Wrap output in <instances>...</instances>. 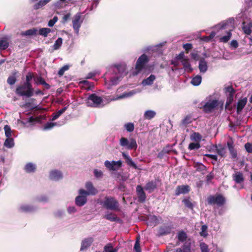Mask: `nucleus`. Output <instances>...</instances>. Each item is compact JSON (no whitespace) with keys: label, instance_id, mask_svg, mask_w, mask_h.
Masks as SVG:
<instances>
[{"label":"nucleus","instance_id":"4468645a","mask_svg":"<svg viewBox=\"0 0 252 252\" xmlns=\"http://www.w3.org/2000/svg\"><path fill=\"white\" fill-rule=\"evenodd\" d=\"M227 145L231 158H236L237 157V152L234 148L233 142L232 140L227 141Z\"/></svg>","mask_w":252,"mask_h":252},{"label":"nucleus","instance_id":"7c9ffc66","mask_svg":"<svg viewBox=\"0 0 252 252\" xmlns=\"http://www.w3.org/2000/svg\"><path fill=\"white\" fill-rule=\"evenodd\" d=\"M37 31H38L36 28H33L32 29L26 31L25 32H22V35L24 36L35 35L37 33Z\"/></svg>","mask_w":252,"mask_h":252},{"label":"nucleus","instance_id":"9d476101","mask_svg":"<svg viewBox=\"0 0 252 252\" xmlns=\"http://www.w3.org/2000/svg\"><path fill=\"white\" fill-rule=\"evenodd\" d=\"M81 13L78 12L74 16L72 21L73 28L76 33H78L79 29L83 22V20L81 19Z\"/></svg>","mask_w":252,"mask_h":252},{"label":"nucleus","instance_id":"338daca9","mask_svg":"<svg viewBox=\"0 0 252 252\" xmlns=\"http://www.w3.org/2000/svg\"><path fill=\"white\" fill-rule=\"evenodd\" d=\"M239 46L238 43L236 40H233L230 42V46L231 47L233 48L234 49L237 48Z\"/></svg>","mask_w":252,"mask_h":252},{"label":"nucleus","instance_id":"cd10ccee","mask_svg":"<svg viewBox=\"0 0 252 252\" xmlns=\"http://www.w3.org/2000/svg\"><path fill=\"white\" fill-rule=\"evenodd\" d=\"M155 79V76L153 74H151L149 77L143 80L142 81V84L144 85H152Z\"/></svg>","mask_w":252,"mask_h":252},{"label":"nucleus","instance_id":"4c0bfd02","mask_svg":"<svg viewBox=\"0 0 252 252\" xmlns=\"http://www.w3.org/2000/svg\"><path fill=\"white\" fill-rule=\"evenodd\" d=\"M231 35V31H229L227 32L226 35L223 36L220 38L219 41L220 42L226 43L230 39Z\"/></svg>","mask_w":252,"mask_h":252},{"label":"nucleus","instance_id":"6e6d98bb","mask_svg":"<svg viewBox=\"0 0 252 252\" xmlns=\"http://www.w3.org/2000/svg\"><path fill=\"white\" fill-rule=\"evenodd\" d=\"M192 121L191 120V116L188 115L182 120V123L184 125H187L191 123Z\"/></svg>","mask_w":252,"mask_h":252},{"label":"nucleus","instance_id":"e2e57ef3","mask_svg":"<svg viewBox=\"0 0 252 252\" xmlns=\"http://www.w3.org/2000/svg\"><path fill=\"white\" fill-rule=\"evenodd\" d=\"M94 176L96 178H101L103 176V173L100 170H98L97 169H95L94 171Z\"/></svg>","mask_w":252,"mask_h":252},{"label":"nucleus","instance_id":"8fccbe9b","mask_svg":"<svg viewBox=\"0 0 252 252\" xmlns=\"http://www.w3.org/2000/svg\"><path fill=\"white\" fill-rule=\"evenodd\" d=\"M125 128L128 132H132L134 129V125L132 123H128L124 125Z\"/></svg>","mask_w":252,"mask_h":252},{"label":"nucleus","instance_id":"5fc2aeb1","mask_svg":"<svg viewBox=\"0 0 252 252\" xmlns=\"http://www.w3.org/2000/svg\"><path fill=\"white\" fill-rule=\"evenodd\" d=\"M103 206L107 209H110V198L106 197L105 200L102 203Z\"/></svg>","mask_w":252,"mask_h":252},{"label":"nucleus","instance_id":"ea45409f","mask_svg":"<svg viewBox=\"0 0 252 252\" xmlns=\"http://www.w3.org/2000/svg\"><path fill=\"white\" fill-rule=\"evenodd\" d=\"M183 65L185 70L189 69L190 71H192L191 65L189 63V60L188 59H185L181 61Z\"/></svg>","mask_w":252,"mask_h":252},{"label":"nucleus","instance_id":"37998d69","mask_svg":"<svg viewBox=\"0 0 252 252\" xmlns=\"http://www.w3.org/2000/svg\"><path fill=\"white\" fill-rule=\"evenodd\" d=\"M182 202L184 203L185 206L190 209H193V205L190 201L189 198H185L183 200Z\"/></svg>","mask_w":252,"mask_h":252},{"label":"nucleus","instance_id":"680f3d73","mask_svg":"<svg viewBox=\"0 0 252 252\" xmlns=\"http://www.w3.org/2000/svg\"><path fill=\"white\" fill-rule=\"evenodd\" d=\"M34 79L36 81V83L37 85H43L44 83L45 82L44 79L41 76H37L36 78H34Z\"/></svg>","mask_w":252,"mask_h":252},{"label":"nucleus","instance_id":"13d9d810","mask_svg":"<svg viewBox=\"0 0 252 252\" xmlns=\"http://www.w3.org/2000/svg\"><path fill=\"white\" fill-rule=\"evenodd\" d=\"M183 48L185 50L186 53H188L189 51L192 49L193 46L191 43H186L183 46Z\"/></svg>","mask_w":252,"mask_h":252},{"label":"nucleus","instance_id":"a19ab883","mask_svg":"<svg viewBox=\"0 0 252 252\" xmlns=\"http://www.w3.org/2000/svg\"><path fill=\"white\" fill-rule=\"evenodd\" d=\"M111 210H120L118 202L112 197H111Z\"/></svg>","mask_w":252,"mask_h":252},{"label":"nucleus","instance_id":"3c124183","mask_svg":"<svg viewBox=\"0 0 252 252\" xmlns=\"http://www.w3.org/2000/svg\"><path fill=\"white\" fill-rule=\"evenodd\" d=\"M134 250L136 252H141L139 237H137L136 238V241H135V244L134 246Z\"/></svg>","mask_w":252,"mask_h":252},{"label":"nucleus","instance_id":"69168bd1","mask_svg":"<svg viewBox=\"0 0 252 252\" xmlns=\"http://www.w3.org/2000/svg\"><path fill=\"white\" fill-rule=\"evenodd\" d=\"M245 148L247 152L249 153H252V144L250 143H247L245 145Z\"/></svg>","mask_w":252,"mask_h":252},{"label":"nucleus","instance_id":"f257e3e1","mask_svg":"<svg viewBox=\"0 0 252 252\" xmlns=\"http://www.w3.org/2000/svg\"><path fill=\"white\" fill-rule=\"evenodd\" d=\"M34 89L32 85H29L23 83L17 86L15 93L21 96L31 97L33 95Z\"/></svg>","mask_w":252,"mask_h":252},{"label":"nucleus","instance_id":"f03ea898","mask_svg":"<svg viewBox=\"0 0 252 252\" xmlns=\"http://www.w3.org/2000/svg\"><path fill=\"white\" fill-rule=\"evenodd\" d=\"M209 205H217L218 207L223 206L226 203V199L224 196L220 193H216L215 195H210L207 199Z\"/></svg>","mask_w":252,"mask_h":252},{"label":"nucleus","instance_id":"09e8293b","mask_svg":"<svg viewBox=\"0 0 252 252\" xmlns=\"http://www.w3.org/2000/svg\"><path fill=\"white\" fill-rule=\"evenodd\" d=\"M216 148L218 154L222 157H224L226 154L225 148L224 147H222L221 145H220V148H218L217 146Z\"/></svg>","mask_w":252,"mask_h":252},{"label":"nucleus","instance_id":"72a5a7b5","mask_svg":"<svg viewBox=\"0 0 252 252\" xmlns=\"http://www.w3.org/2000/svg\"><path fill=\"white\" fill-rule=\"evenodd\" d=\"M201 76L198 75L192 78L191 80V84L194 86H198L201 83Z\"/></svg>","mask_w":252,"mask_h":252},{"label":"nucleus","instance_id":"c756f323","mask_svg":"<svg viewBox=\"0 0 252 252\" xmlns=\"http://www.w3.org/2000/svg\"><path fill=\"white\" fill-rule=\"evenodd\" d=\"M51 32V30L48 28H42L38 31L39 34L44 37H47L48 34Z\"/></svg>","mask_w":252,"mask_h":252},{"label":"nucleus","instance_id":"c9c22d12","mask_svg":"<svg viewBox=\"0 0 252 252\" xmlns=\"http://www.w3.org/2000/svg\"><path fill=\"white\" fill-rule=\"evenodd\" d=\"M182 252H192L191 250V243L185 242L181 247Z\"/></svg>","mask_w":252,"mask_h":252},{"label":"nucleus","instance_id":"bb28decb","mask_svg":"<svg viewBox=\"0 0 252 252\" xmlns=\"http://www.w3.org/2000/svg\"><path fill=\"white\" fill-rule=\"evenodd\" d=\"M9 46V42L6 38L0 39V50H4Z\"/></svg>","mask_w":252,"mask_h":252},{"label":"nucleus","instance_id":"ddd939ff","mask_svg":"<svg viewBox=\"0 0 252 252\" xmlns=\"http://www.w3.org/2000/svg\"><path fill=\"white\" fill-rule=\"evenodd\" d=\"M87 196L86 194L79 193V195L75 198L76 205L80 207L84 205L87 201Z\"/></svg>","mask_w":252,"mask_h":252},{"label":"nucleus","instance_id":"473e14b6","mask_svg":"<svg viewBox=\"0 0 252 252\" xmlns=\"http://www.w3.org/2000/svg\"><path fill=\"white\" fill-rule=\"evenodd\" d=\"M252 23H249L247 25H244L242 29L245 34L250 35L252 33Z\"/></svg>","mask_w":252,"mask_h":252},{"label":"nucleus","instance_id":"49530a36","mask_svg":"<svg viewBox=\"0 0 252 252\" xmlns=\"http://www.w3.org/2000/svg\"><path fill=\"white\" fill-rule=\"evenodd\" d=\"M4 130L6 137L9 138L12 136V130L9 126L5 125L4 127Z\"/></svg>","mask_w":252,"mask_h":252},{"label":"nucleus","instance_id":"dca6fc26","mask_svg":"<svg viewBox=\"0 0 252 252\" xmlns=\"http://www.w3.org/2000/svg\"><path fill=\"white\" fill-rule=\"evenodd\" d=\"M157 188V184L155 181L148 182L145 185L144 189L149 193L152 192Z\"/></svg>","mask_w":252,"mask_h":252},{"label":"nucleus","instance_id":"a18cd8bd","mask_svg":"<svg viewBox=\"0 0 252 252\" xmlns=\"http://www.w3.org/2000/svg\"><path fill=\"white\" fill-rule=\"evenodd\" d=\"M33 77L34 76L32 72H28L27 75L26 76V81L24 83L29 85H32L31 82V81Z\"/></svg>","mask_w":252,"mask_h":252},{"label":"nucleus","instance_id":"5701e85b","mask_svg":"<svg viewBox=\"0 0 252 252\" xmlns=\"http://www.w3.org/2000/svg\"><path fill=\"white\" fill-rule=\"evenodd\" d=\"M36 169V166L32 162L27 163L24 167L25 172L28 173L34 172Z\"/></svg>","mask_w":252,"mask_h":252},{"label":"nucleus","instance_id":"412c9836","mask_svg":"<svg viewBox=\"0 0 252 252\" xmlns=\"http://www.w3.org/2000/svg\"><path fill=\"white\" fill-rule=\"evenodd\" d=\"M122 155L124 158L125 159L126 163L129 166L132 167L134 169H137V166L136 164L133 161L132 158L126 154L125 153H122Z\"/></svg>","mask_w":252,"mask_h":252},{"label":"nucleus","instance_id":"bf43d9fd","mask_svg":"<svg viewBox=\"0 0 252 252\" xmlns=\"http://www.w3.org/2000/svg\"><path fill=\"white\" fill-rule=\"evenodd\" d=\"M58 18L57 16H55L52 19L49 20L48 23V26L50 27H52L55 24V23L58 21Z\"/></svg>","mask_w":252,"mask_h":252},{"label":"nucleus","instance_id":"0e129e2a","mask_svg":"<svg viewBox=\"0 0 252 252\" xmlns=\"http://www.w3.org/2000/svg\"><path fill=\"white\" fill-rule=\"evenodd\" d=\"M192 136L193 139L194 140L198 141V142H199V141H200L202 138L201 134L198 132H194Z\"/></svg>","mask_w":252,"mask_h":252},{"label":"nucleus","instance_id":"6e6552de","mask_svg":"<svg viewBox=\"0 0 252 252\" xmlns=\"http://www.w3.org/2000/svg\"><path fill=\"white\" fill-rule=\"evenodd\" d=\"M220 105L218 100L213 99L207 101L202 107V110L205 113H210Z\"/></svg>","mask_w":252,"mask_h":252},{"label":"nucleus","instance_id":"b1692460","mask_svg":"<svg viewBox=\"0 0 252 252\" xmlns=\"http://www.w3.org/2000/svg\"><path fill=\"white\" fill-rule=\"evenodd\" d=\"M194 167L196 170L198 172H202V174H204L205 173L204 171H206L207 167L205 165L200 162H196L194 164Z\"/></svg>","mask_w":252,"mask_h":252},{"label":"nucleus","instance_id":"a878e982","mask_svg":"<svg viewBox=\"0 0 252 252\" xmlns=\"http://www.w3.org/2000/svg\"><path fill=\"white\" fill-rule=\"evenodd\" d=\"M156 113L153 110H147L144 114V118L146 120H151L155 117Z\"/></svg>","mask_w":252,"mask_h":252},{"label":"nucleus","instance_id":"79ce46f5","mask_svg":"<svg viewBox=\"0 0 252 252\" xmlns=\"http://www.w3.org/2000/svg\"><path fill=\"white\" fill-rule=\"evenodd\" d=\"M20 210L22 212H32V211H33L34 209H33V207L31 206L25 205L21 206L20 207Z\"/></svg>","mask_w":252,"mask_h":252},{"label":"nucleus","instance_id":"20e7f679","mask_svg":"<svg viewBox=\"0 0 252 252\" xmlns=\"http://www.w3.org/2000/svg\"><path fill=\"white\" fill-rule=\"evenodd\" d=\"M120 144L122 147L126 148L127 150H135L137 148L136 141L133 138L129 140L126 137H122L120 140Z\"/></svg>","mask_w":252,"mask_h":252},{"label":"nucleus","instance_id":"6ab92c4d","mask_svg":"<svg viewBox=\"0 0 252 252\" xmlns=\"http://www.w3.org/2000/svg\"><path fill=\"white\" fill-rule=\"evenodd\" d=\"M247 102V98L245 97L243 99H240L237 102V113L240 114L244 108Z\"/></svg>","mask_w":252,"mask_h":252},{"label":"nucleus","instance_id":"774afa93","mask_svg":"<svg viewBox=\"0 0 252 252\" xmlns=\"http://www.w3.org/2000/svg\"><path fill=\"white\" fill-rule=\"evenodd\" d=\"M191 58L195 61H198L199 59V56L197 52H193L190 54Z\"/></svg>","mask_w":252,"mask_h":252},{"label":"nucleus","instance_id":"9b49d317","mask_svg":"<svg viewBox=\"0 0 252 252\" xmlns=\"http://www.w3.org/2000/svg\"><path fill=\"white\" fill-rule=\"evenodd\" d=\"M136 193L138 197V201L140 203H144L146 198V195L140 185L136 187Z\"/></svg>","mask_w":252,"mask_h":252},{"label":"nucleus","instance_id":"603ef678","mask_svg":"<svg viewBox=\"0 0 252 252\" xmlns=\"http://www.w3.org/2000/svg\"><path fill=\"white\" fill-rule=\"evenodd\" d=\"M201 252H209L208 245L204 242L200 244Z\"/></svg>","mask_w":252,"mask_h":252},{"label":"nucleus","instance_id":"4d7b16f0","mask_svg":"<svg viewBox=\"0 0 252 252\" xmlns=\"http://www.w3.org/2000/svg\"><path fill=\"white\" fill-rule=\"evenodd\" d=\"M111 221H116L119 223H122L123 222L122 220L118 217L116 215L112 214L111 213Z\"/></svg>","mask_w":252,"mask_h":252},{"label":"nucleus","instance_id":"1a4fd4ad","mask_svg":"<svg viewBox=\"0 0 252 252\" xmlns=\"http://www.w3.org/2000/svg\"><path fill=\"white\" fill-rule=\"evenodd\" d=\"M85 187L87 190L84 189H80L79 193L84 194L87 195H95L97 192V189L94 187L92 183L88 182L86 183Z\"/></svg>","mask_w":252,"mask_h":252},{"label":"nucleus","instance_id":"f8f14e48","mask_svg":"<svg viewBox=\"0 0 252 252\" xmlns=\"http://www.w3.org/2000/svg\"><path fill=\"white\" fill-rule=\"evenodd\" d=\"M190 191V188L188 185L178 186L175 190V195L179 196L181 194H186Z\"/></svg>","mask_w":252,"mask_h":252},{"label":"nucleus","instance_id":"f704fd0d","mask_svg":"<svg viewBox=\"0 0 252 252\" xmlns=\"http://www.w3.org/2000/svg\"><path fill=\"white\" fill-rule=\"evenodd\" d=\"M4 145L8 148H12L14 146V140L12 138L9 137L6 139L4 141Z\"/></svg>","mask_w":252,"mask_h":252},{"label":"nucleus","instance_id":"a211bd4d","mask_svg":"<svg viewBox=\"0 0 252 252\" xmlns=\"http://www.w3.org/2000/svg\"><path fill=\"white\" fill-rule=\"evenodd\" d=\"M172 227L170 225H163L159 228L158 232L160 235H165L171 233Z\"/></svg>","mask_w":252,"mask_h":252},{"label":"nucleus","instance_id":"052dcab7","mask_svg":"<svg viewBox=\"0 0 252 252\" xmlns=\"http://www.w3.org/2000/svg\"><path fill=\"white\" fill-rule=\"evenodd\" d=\"M16 81V78L14 76H9L7 80V83L10 85H14Z\"/></svg>","mask_w":252,"mask_h":252},{"label":"nucleus","instance_id":"0eeeda50","mask_svg":"<svg viewBox=\"0 0 252 252\" xmlns=\"http://www.w3.org/2000/svg\"><path fill=\"white\" fill-rule=\"evenodd\" d=\"M224 93L227 95L225 106V109H227L228 106L230 105L234 100V95L236 93V90L232 86H229L225 87L224 89Z\"/></svg>","mask_w":252,"mask_h":252},{"label":"nucleus","instance_id":"2f4dec72","mask_svg":"<svg viewBox=\"0 0 252 252\" xmlns=\"http://www.w3.org/2000/svg\"><path fill=\"white\" fill-rule=\"evenodd\" d=\"M67 107H64L61 110L53 114L52 121H55L61 115H62L67 109Z\"/></svg>","mask_w":252,"mask_h":252},{"label":"nucleus","instance_id":"864d4df0","mask_svg":"<svg viewBox=\"0 0 252 252\" xmlns=\"http://www.w3.org/2000/svg\"><path fill=\"white\" fill-rule=\"evenodd\" d=\"M56 123H51V122H48L47 123H46L44 127H43V129L44 130H49V129H52L54 126H56Z\"/></svg>","mask_w":252,"mask_h":252},{"label":"nucleus","instance_id":"e433bc0d","mask_svg":"<svg viewBox=\"0 0 252 252\" xmlns=\"http://www.w3.org/2000/svg\"><path fill=\"white\" fill-rule=\"evenodd\" d=\"M51 0H40L37 3H35L34 6L33 8L34 9H38L40 8V7L44 6L46 5L47 3H48L49 1H50Z\"/></svg>","mask_w":252,"mask_h":252},{"label":"nucleus","instance_id":"39448f33","mask_svg":"<svg viewBox=\"0 0 252 252\" xmlns=\"http://www.w3.org/2000/svg\"><path fill=\"white\" fill-rule=\"evenodd\" d=\"M126 70V65L120 64L114 65L113 71L116 73L118 72L119 74L116 77V80L114 79V77H113V79H112V77H111V85H116L118 81H120L122 75L125 73Z\"/></svg>","mask_w":252,"mask_h":252},{"label":"nucleus","instance_id":"2eb2a0df","mask_svg":"<svg viewBox=\"0 0 252 252\" xmlns=\"http://www.w3.org/2000/svg\"><path fill=\"white\" fill-rule=\"evenodd\" d=\"M233 181L237 184H241L244 181L243 174L240 171L236 172L232 175Z\"/></svg>","mask_w":252,"mask_h":252},{"label":"nucleus","instance_id":"423d86ee","mask_svg":"<svg viewBox=\"0 0 252 252\" xmlns=\"http://www.w3.org/2000/svg\"><path fill=\"white\" fill-rule=\"evenodd\" d=\"M102 102V99L100 96H97L95 94H92L88 97L86 103L88 106L97 107Z\"/></svg>","mask_w":252,"mask_h":252},{"label":"nucleus","instance_id":"7ed1b4c3","mask_svg":"<svg viewBox=\"0 0 252 252\" xmlns=\"http://www.w3.org/2000/svg\"><path fill=\"white\" fill-rule=\"evenodd\" d=\"M149 58L145 54L141 55L136 61L135 67L136 72L134 75L137 74L143 69H145L146 64L149 62Z\"/></svg>","mask_w":252,"mask_h":252},{"label":"nucleus","instance_id":"c85d7f7f","mask_svg":"<svg viewBox=\"0 0 252 252\" xmlns=\"http://www.w3.org/2000/svg\"><path fill=\"white\" fill-rule=\"evenodd\" d=\"M122 166V162L121 160L111 161V170H117Z\"/></svg>","mask_w":252,"mask_h":252},{"label":"nucleus","instance_id":"4be33fe9","mask_svg":"<svg viewBox=\"0 0 252 252\" xmlns=\"http://www.w3.org/2000/svg\"><path fill=\"white\" fill-rule=\"evenodd\" d=\"M93 239L92 238H88L84 239L81 244L80 251H83L89 248L93 243Z\"/></svg>","mask_w":252,"mask_h":252},{"label":"nucleus","instance_id":"de8ad7c7","mask_svg":"<svg viewBox=\"0 0 252 252\" xmlns=\"http://www.w3.org/2000/svg\"><path fill=\"white\" fill-rule=\"evenodd\" d=\"M200 147L201 146L199 142H192L189 144L188 148L190 150H193L195 149H198L199 148H200Z\"/></svg>","mask_w":252,"mask_h":252},{"label":"nucleus","instance_id":"58836bf2","mask_svg":"<svg viewBox=\"0 0 252 252\" xmlns=\"http://www.w3.org/2000/svg\"><path fill=\"white\" fill-rule=\"evenodd\" d=\"M63 43V39L61 37H59L56 41L53 46V49L57 50L60 48Z\"/></svg>","mask_w":252,"mask_h":252},{"label":"nucleus","instance_id":"f3484780","mask_svg":"<svg viewBox=\"0 0 252 252\" xmlns=\"http://www.w3.org/2000/svg\"><path fill=\"white\" fill-rule=\"evenodd\" d=\"M49 177L51 180L58 181L63 178L61 172L54 170L50 172Z\"/></svg>","mask_w":252,"mask_h":252},{"label":"nucleus","instance_id":"aec40b11","mask_svg":"<svg viewBox=\"0 0 252 252\" xmlns=\"http://www.w3.org/2000/svg\"><path fill=\"white\" fill-rule=\"evenodd\" d=\"M198 68L201 72L204 73L208 69L207 62L205 59L201 58L199 59Z\"/></svg>","mask_w":252,"mask_h":252},{"label":"nucleus","instance_id":"393cba45","mask_svg":"<svg viewBox=\"0 0 252 252\" xmlns=\"http://www.w3.org/2000/svg\"><path fill=\"white\" fill-rule=\"evenodd\" d=\"M177 237L179 242H184L187 240L188 236L184 230H181L177 233Z\"/></svg>","mask_w":252,"mask_h":252},{"label":"nucleus","instance_id":"c03bdc74","mask_svg":"<svg viewBox=\"0 0 252 252\" xmlns=\"http://www.w3.org/2000/svg\"><path fill=\"white\" fill-rule=\"evenodd\" d=\"M207 228L208 227L206 225H202L201 228V231L199 233L200 235L201 236H202L203 237H206L207 236V235H208L207 231Z\"/></svg>","mask_w":252,"mask_h":252}]
</instances>
